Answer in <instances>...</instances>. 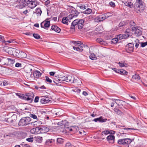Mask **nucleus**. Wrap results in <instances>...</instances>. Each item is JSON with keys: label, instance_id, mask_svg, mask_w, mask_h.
Wrapping results in <instances>:
<instances>
[{"label": "nucleus", "instance_id": "f257e3e1", "mask_svg": "<svg viewBox=\"0 0 147 147\" xmlns=\"http://www.w3.org/2000/svg\"><path fill=\"white\" fill-rule=\"evenodd\" d=\"M135 11L137 13L141 12L144 9V6L141 0H136L134 5Z\"/></svg>", "mask_w": 147, "mask_h": 147}, {"label": "nucleus", "instance_id": "f03ea898", "mask_svg": "<svg viewBox=\"0 0 147 147\" xmlns=\"http://www.w3.org/2000/svg\"><path fill=\"white\" fill-rule=\"evenodd\" d=\"M3 50L9 54L15 56H18L19 55V51L18 49L11 47H5Z\"/></svg>", "mask_w": 147, "mask_h": 147}, {"label": "nucleus", "instance_id": "7ed1b4c3", "mask_svg": "<svg viewBox=\"0 0 147 147\" xmlns=\"http://www.w3.org/2000/svg\"><path fill=\"white\" fill-rule=\"evenodd\" d=\"M30 118L29 117L23 118L20 120L18 124L20 126L26 125L30 123Z\"/></svg>", "mask_w": 147, "mask_h": 147}, {"label": "nucleus", "instance_id": "20e7f679", "mask_svg": "<svg viewBox=\"0 0 147 147\" xmlns=\"http://www.w3.org/2000/svg\"><path fill=\"white\" fill-rule=\"evenodd\" d=\"M34 96V94L33 92H30L22 95V97L23 99L29 101L30 102H31Z\"/></svg>", "mask_w": 147, "mask_h": 147}, {"label": "nucleus", "instance_id": "39448f33", "mask_svg": "<svg viewBox=\"0 0 147 147\" xmlns=\"http://www.w3.org/2000/svg\"><path fill=\"white\" fill-rule=\"evenodd\" d=\"M72 42L75 45L73 47L74 50L79 51H81L83 50V46L81 45L80 42L73 41Z\"/></svg>", "mask_w": 147, "mask_h": 147}, {"label": "nucleus", "instance_id": "423d86ee", "mask_svg": "<svg viewBox=\"0 0 147 147\" xmlns=\"http://www.w3.org/2000/svg\"><path fill=\"white\" fill-rule=\"evenodd\" d=\"M84 21L83 19H77L73 21V24L78 25V28L79 29H82L84 26Z\"/></svg>", "mask_w": 147, "mask_h": 147}, {"label": "nucleus", "instance_id": "0eeeda50", "mask_svg": "<svg viewBox=\"0 0 147 147\" xmlns=\"http://www.w3.org/2000/svg\"><path fill=\"white\" fill-rule=\"evenodd\" d=\"M132 30L134 32L135 35L138 36L142 34V29L140 27L133 26L132 27Z\"/></svg>", "mask_w": 147, "mask_h": 147}, {"label": "nucleus", "instance_id": "6e6552de", "mask_svg": "<svg viewBox=\"0 0 147 147\" xmlns=\"http://www.w3.org/2000/svg\"><path fill=\"white\" fill-rule=\"evenodd\" d=\"M69 12L71 14L68 16V18L70 19H72L73 18H76L78 15L79 13L75 9L72 8L70 9Z\"/></svg>", "mask_w": 147, "mask_h": 147}, {"label": "nucleus", "instance_id": "1a4fd4ad", "mask_svg": "<svg viewBox=\"0 0 147 147\" xmlns=\"http://www.w3.org/2000/svg\"><path fill=\"white\" fill-rule=\"evenodd\" d=\"M28 6L31 9H33L37 5V3L35 0H28Z\"/></svg>", "mask_w": 147, "mask_h": 147}, {"label": "nucleus", "instance_id": "9d476101", "mask_svg": "<svg viewBox=\"0 0 147 147\" xmlns=\"http://www.w3.org/2000/svg\"><path fill=\"white\" fill-rule=\"evenodd\" d=\"M32 67V66L30 65L26 66L24 67L25 71L27 74H28L29 77H30L32 74L31 71Z\"/></svg>", "mask_w": 147, "mask_h": 147}, {"label": "nucleus", "instance_id": "9b49d317", "mask_svg": "<svg viewBox=\"0 0 147 147\" xmlns=\"http://www.w3.org/2000/svg\"><path fill=\"white\" fill-rule=\"evenodd\" d=\"M28 0H20L19 3L17 5L18 7L20 9L25 7L26 5H27L28 1Z\"/></svg>", "mask_w": 147, "mask_h": 147}, {"label": "nucleus", "instance_id": "f8f14e48", "mask_svg": "<svg viewBox=\"0 0 147 147\" xmlns=\"http://www.w3.org/2000/svg\"><path fill=\"white\" fill-rule=\"evenodd\" d=\"M134 45L132 43H129L126 47V49L128 53H130L133 51Z\"/></svg>", "mask_w": 147, "mask_h": 147}, {"label": "nucleus", "instance_id": "ddd939ff", "mask_svg": "<svg viewBox=\"0 0 147 147\" xmlns=\"http://www.w3.org/2000/svg\"><path fill=\"white\" fill-rule=\"evenodd\" d=\"M50 101V98L48 97H42L40 99L41 103L43 104H48Z\"/></svg>", "mask_w": 147, "mask_h": 147}, {"label": "nucleus", "instance_id": "4468645a", "mask_svg": "<svg viewBox=\"0 0 147 147\" xmlns=\"http://www.w3.org/2000/svg\"><path fill=\"white\" fill-rule=\"evenodd\" d=\"M50 23L49 21H44L41 23V26L44 28L49 27L50 26Z\"/></svg>", "mask_w": 147, "mask_h": 147}, {"label": "nucleus", "instance_id": "2eb2a0df", "mask_svg": "<svg viewBox=\"0 0 147 147\" xmlns=\"http://www.w3.org/2000/svg\"><path fill=\"white\" fill-rule=\"evenodd\" d=\"M66 82H71V83H74L76 82V80H74V78L72 75H69L66 77Z\"/></svg>", "mask_w": 147, "mask_h": 147}, {"label": "nucleus", "instance_id": "dca6fc26", "mask_svg": "<svg viewBox=\"0 0 147 147\" xmlns=\"http://www.w3.org/2000/svg\"><path fill=\"white\" fill-rule=\"evenodd\" d=\"M107 139L109 143L113 144L114 142L115 137L114 136L110 135L107 137Z\"/></svg>", "mask_w": 147, "mask_h": 147}, {"label": "nucleus", "instance_id": "f3484780", "mask_svg": "<svg viewBox=\"0 0 147 147\" xmlns=\"http://www.w3.org/2000/svg\"><path fill=\"white\" fill-rule=\"evenodd\" d=\"M8 61L10 63L12 64H13L15 60L13 59H9V58H5L4 59H1V61L2 62H3V63L4 65H5L6 64V63H3V61Z\"/></svg>", "mask_w": 147, "mask_h": 147}, {"label": "nucleus", "instance_id": "a211bd4d", "mask_svg": "<svg viewBox=\"0 0 147 147\" xmlns=\"http://www.w3.org/2000/svg\"><path fill=\"white\" fill-rule=\"evenodd\" d=\"M41 133H45L48 132L49 130V128L45 126H42L40 127Z\"/></svg>", "mask_w": 147, "mask_h": 147}, {"label": "nucleus", "instance_id": "6ab92c4d", "mask_svg": "<svg viewBox=\"0 0 147 147\" xmlns=\"http://www.w3.org/2000/svg\"><path fill=\"white\" fill-rule=\"evenodd\" d=\"M17 119V117L16 115H13L11 118H9L8 119V121L9 122L12 123L16 121Z\"/></svg>", "mask_w": 147, "mask_h": 147}, {"label": "nucleus", "instance_id": "aec40b11", "mask_svg": "<svg viewBox=\"0 0 147 147\" xmlns=\"http://www.w3.org/2000/svg\"><path fill=\"white\" fill-rule=\"evenodd\" d=\"M124 5L126 6L129 7L130 8H132L133 7L134 5L131 2L126 1H122Z\"/></svg>", "mask_w": 147, "mask_h": 147}, {"label": "nucleus", "instance_id": "412c9836", "mask_svg": "<svg viewBox=\"0 0 147 147\" xmlns=\"http://www.w3.org/2000/svg\"><path fill=\"white\" fill-rule=\"evenodd\" d=\"M42 74V73L39 71H35L33 73V75L35 78H38L40 77Z\"/></svg>", "mask_w": 147, "mask_h": 147}, {"label": "nucleus", "instance_id": "4be33fe9", "mask_svg": "<svg viewBox=\"0 0 147 147\" xmlns=\"http://www.w3.org/2000/svg\"><path fill=\"white\" fill-rule=\"evenodd\" d=\"M51 29L58 33H59L61 31L60 29L55 25L52 26L51 27Z\"/></svg>", "mask_w": 147, "mask_h": 147}, {"label": "nucleus", "instance_id": "5701e85b", "mask_svg": "<svg viewBox=\"0 0 147 147\" xmlns=\"http://www.w3.org/2000/svg\"><path fill=\"white\" fill-rule=\"evenodd\" d=\"M107 120V119H103L102 117H100L99 118H96L94 119V121L95 122H97L98 121L100 122H105Z\"/></svg>", "mask_w": 147, "mask_h": 147}, {"label": "nucleus", "instance_id": "b1692460", "mask_svg": "<svg viewBox=\"0 0 147 147\" xmlns=\"http://www.w3.org/2000/svg\"><path fill=\"white\" fill-rule=\"evenodd\" d=\"M97 42L100 43V44L103 45H105L107 43L106 42L104 41L102 39L100 38H98L96 39Z\"/></svg>", "mask_w": 147, "mask_h": 147}, {"label": "nucleus", "instance_id": "393cba45", "mask_svg": "<svg viewBox=\"0 0 147 147\" xmlns=\"http://www.w3.org/2000/svg\"><path fill=\"white\" fill-rule=\"evenodd\" d=\"M106 18V16L105 14L101 15L98 17V19H99V22L103 20Z\"/></svg>", "mask_w": 147, "mask_h": 147}, {"label": "nucleus", "instance_id": "a878e982", "mask_svg": "<svg viewBox=\"0 0 147 147\" xmlns=\"http://www.w3.org/2000/svg\"><path fill=\"white\" fill-rule=\"evenodd\" d=\"M115 103L118 106H120L121 105H123V103H124V102L123 100L118 99H115Z\"/></svg>", "mask_w": 147, "mask_h": 147}, {"label": "nucleus", "instance_id": "bb28decb", "mask_svg": "<svg viewBox=\"0 0 147 147\" xmlns=\"http://www.w3.org/2000/svg\"><path fill=\"white\" fill-rule=\"evenodd\" d=\"M57 144L58 145H61L63 144L64 142L63 139L61 138H58L57 139Z\"/></svg>", "mask_w": 147, "mask_h": 147}, {"label": "nucleus", "instance_id": "cd10ccee", "mask_svg": "<svg viewBox=\"0 0 147 147\" xmlns=\"http://www.w3.org/2000/svg\"><path fill=\"white\" fill-rule=\"evenodd\" d=\"M69 19L68 16L67 17H63L62 21V22L64 24H67L68 22Z\"/></svg>", "mask_w": 147, "mask_h": 147}, {"label": "nucleus", "instance_id": "c85d7f7f", "mask_svg": "<svg viewBox=\"0 0 147 147\" xmlns=\"http://www.w3.org/2000/svg\"><path fill=\"white\" fill-rule=\"evenodd\" d=\"M19 54H20V56L21 58H25L27 57V55L26 53L22 51H20Z\"/></svg>", "mask_w": 147, "mask_h": 147}, {"label": "nucleus", "instance_id": "c756f323", "mask_svg": "<svg viewBox=\"0 0 147 147\" xmlns=\"http://www.w3.org/2000/svg\"><path fill=\"white\" fill-rule=\"evenodd\" d=\"M15 42L14 40L13 39H11L10 40H9L7 41H5L4 40L3 43V44H4L5 45H8V43H14V42Z\"/></svg>", "mask_w": 147, "mask_h": 147}, {"label": "nucleus", "instance_id": "7c9ffc66", "mask_svg": "<svg viewBox=\"0 0 147 147\" xmlns=\"http://www.w3.org/2000/svg\"><path fill=\"white\" fill-rule=\"evenodd\" d=\"M15 42L14 40L13 39H11L10 40H9L7 41H5L4 40L3 43V44H4L5 45H8V43H14V42Z\"/></svg>", "mask_w": 147, "mask_h": 147}, {"label": "nucleus", "instance_id": "2f4dec72", "mask_svg": "<svg viewBox=\"0 0 147 147\" xmlns=\"http://www.w3.org/2000/svg\"><path fill=\"white\" fill-rule=\"evenodd\" d=\"M60 78L57 77H56V78H54L53 82L55 83L56 84H57L58 83H61V81H60Z\"/></svg>", "mask_w": 147, "mask_h": 147}, {"label": "nucleus", "instance_id": "473e14b6", "mask_svg": "<svg viewBox=\"0 0 147 147\" xmlns=\"http://www.w3.org/2000/svg\"><path fill=\"white\" fill-rule=\"evenodd\" d=\"M124 38L126 39L129 37H130L132 36V33L128 34L125 32L124 34H123Z\"/></svg>", "mask_w": 147, "mask_h": 147}, {"label": "nucleus", "instance_id": "72a5a7b5", "mask_svg": "<svg viewBox=\"0 0 147 147\" xmlns=\"http://www.w3.org/2000/svg\"><path fill=\"white\" fill-rule=\"evenodd\" d=\"M118 64L120 67H121L127 66V64L125 63V62L121 61L119 62L118 63Z\"/></svg>", "mask_w": 147, "mask_h": 147}, {"label": "nucleus", "instance_id": "f704fd0d", "mask_svg": "<svg viewBox=\"0 0 147 147\" xmlns=\"http://www.w3.org/2000/svg\"><path fill=\"white\" fill-rule=\"evenodd\" d=\"M125 144H130L132 142L131 140L129 138L124 139Z\"/></svg>", "mask_w": 147, "mask_h": 147}, {"label": "nucleus", "instance_id": "c9c22d12", "mask_svg": "<svg viewBox=\"0 0 147 147\" xmlns=\"http://www.w3.org/2000/svg\"><path fill=\"white\" fill-rule=\"evenodd\" d=\"M35 12L34 11V13H36L38 15H40L42 11L40 8L36 9L35 11Z\"/></svg>", "mask_w": 147, "mask_h": 147}, {"label": "nucleus", "instance_id": "e433bc0d", "mask_svg": "<svg viewBox=\"0 0 147 147\" xmlns=\"http://www.w3.org/2000/svg\"><path fill=\"white\" fill-rule=\"evenodd\" d=\"M92 12V10L91 9L88 8L85 11H83V13L85 14H90Z\"/></svg>", "mask_w": 147, "mask_h": 147}, {"label": "nucleus", "instance_id": "4c0bfd02", "mask_svg": "<svg viewBox=\"0 0 147 147\" xmlns=\"http://www.w3.org/2000/svg\"><path fill=\"white\" fill-rule=\"evenodd\" d=\"M119 73L121 75H127V72L124 70L121 69L119 70Z\"/></svg>", "mask_w": 147, "mask_h": 147}, {"label": "nucleus", "instance_id": "58836bf2", "mask_svg": "<svg viewBox=\"0 0 147 147\" xmlns=\"http://www.w3.org/2000/svg\"><path fill=\"white\" fill-rule=\"evenodd\" d=\"M132 78L134 79L139 80L140 79V77L138 74H135L133 76Z\"/></svg>", "mask_w": 147, "mask_h": 147}, {"label": "nucleus", "instance_id": "ea45409f", "mask_svg": "<svg viewBox=\"0 0 147 147\" xmlns=\"http://www.w3.org/2000/svg\"><path fill=\"white\" fill-rule=\"evenodd\" d=\"M76 127V126H71L70 127H66V129L70 131H72L75 130Z\"/></svg>", "mask_w": 147, "mask_h": 147}, {"label": "nucleus", "instance_id": "a19ab883", "mask_svg": "<svg viewBox=\"0 0 147 147\" xmlns=\"http://www.w3.org/2000/svg\"><path fill=\"white\" fill-rule=\"evenodd\" d=\"M124 139H119L118 140L117 143L119 144L125 145Z\"/></svg>", "mask_w": 147, "mask_h": 147}, {"label": "nucleus", "instance_id": "79ce46f5", "mask_svg": "<svg viewBox=\"0 0 147 147\" xmlns=\"http://www.w3.org/2000/svg\"><path fill=\"white\" fill-rule=\"evenodd\" d=\"M89 57L92 60L95 59L96 58L95 55L94 53H91L90 55L89 56Z\"/></svg>", "mask_w": 147, "mask_h": 147}, {"label": "nucleus", "instance_id": "37998d69", "mask_svg": "<svg viewBox=\"0 0 147 147\" xmlns=\"http://www.w3.org/2000/svg\"><path fill=\"white\" fill-rule=\"evenodd\" d=\"M135 47L136 48H137L139 45V44H140V42H139V40L138 39H136L135 41Z\"/></svg>", "mask_w": 147, "mask_h": 147}, {"label": "nucleus", "instance_id": "c03bdc74", "mask_svg": "<svg viewBox=\"0 0 147 147\" xmlns=\"http://www.w3.org/2000/svg\"><path fill=\"white\" fill-rule=\"evenodd\" d=\"M118 41V39L117 38H115L112 39L111 40V42L112 43H116Z\"/></svg>", "mask_w": 147, "mask_h": 147}, {"label": "nucleus", "instance_id": "a18cd8bd", "mask_svg": "<svg viewBox=\"0 0 147 147\" xmlns=\"http://www.w3.org/2000/svg\"><path fill=\"white\" fill-rule=\"evenodd\" d=\"M40 127H36L35 128L36 130V134L41 133L40 132Z\"/></svg>", "mask_w": 147, "mask_h": 147}, {"label": "nucleus", "instance_id": "49530a36", "mask_svg": "<svg viewBox=\"0 0 147 147\" xmlns=\"http://www.w3.org/2000/svg\"><path fill=\"white\" fill-rule=\"evenodd\" d=\"M102 27L101 26H97L96 28V31H100L102 30Z\"/></svg>", "mask_w": 147, "mask_h": 147}, {"label": "nucleus", "instance_id": "de8ad7c7", "mask_svg": "<svg viewBox=\"0 0 147 147\" xmlns=\"http://www.w3.org/2000/svg\"><path fill=\"white\" fill-rule=\"evenodd\" d=\"M33 36L35 38L37 39H38L40 38V36L37 34L35 33H34L33 34Z\"/></svg>", "mask_w": 147, "mask_h": 147}, {"label": "nucleus", "instance_id": "09e8293b", "mask_svg": "<svg viewBox=\"0 0 147 147\" xmlns=\"http://www.w3.org/2000/svg\"><path fill=\"white\" fill-rule=\"evenodd\" d=\"M140 44L141 45V47H144L147 45V42H140Z\"/></svg>", "mask_w": 147, "mask_h": 147}, {"label": "nucleus", "instance_id": "8fccbe9b", "mask_svg": "<svg viewBox=\"0 0 147 147\" xmlns=\"http://www.w3.org/2000/svg\"><path fill=\"white\" fill-rule=\"evenodd\" d=\"M29 116L30 117L33 118L34 119H37L36 116L34 114H30Z\"/></svg>", "mask_w": 147, "mask_h": 147}, {"label": "nucleus", "instance_id": "3c124183", "mask_svg": "<svg viewBox=\"0 0 147 147\" xmlns=\"http://www.w3.org/2000/svg\"><path fill=\"white\" fill-rule=\"evenodd\" d=\"M115 100H110V101L109 102L111 103V107H113L115 103V101H114Z\"/></svg>", "mask_w": 147, "mask_h": 147}, {"label": "nucleus", "instance_id": "603ef678", "mask_svg": "<svg viewBox=\"0 0 147 147\" xmlns=\"http://www.w3.org/2000/svg\"><path fill=\"white\" fill-rule=\"evenodd\" d=\"M102 134H104L105 135H107L109 134V130L104 131H102Z\"/></svg>", "mask_w": 147, "mask_h": 147}, {"label": "nucleus", "instance_id": "864d4df0", "mask_svg": "<svg viewBox=\"0 0 147 147\" xmlns=\"http://www.w3.org/2000/svg\"><path fill=\"white\" fill-rule=\"evenodd\" d=\"M45 78V80L47 82H49V83L52 82V80L49 79L48 77L46 76Z\"/></svg>", "mask_w": 147, "mask_h": 147}, {"label": "nucleus", "instance_id": "5fc2aeb1", "mask_svg": "<svg viewBox=\"0 0 147 147\" xmlns=\"http://www.w3.org/2000/svg\"><path fill=\"white\" fill-rule=\"evenodd\" d=\"M117 38L118 39L119 38L120 40H121L124 38L123 35L122 34H120L117 36Z\"/></svg>", "mask_w": 147, "mask_h": 147}, {"label": "nucleus", "instance_id": "6e6d98bb", "mask_svg": "<svg viewBox=\"0 0 147 147\" xmlns=\"http://www.w3.org/2000/svg\"><path fill=\"white\" fill-rule=\"evenodd\" d=\"M26 140L30 142H32L33 141V138H28L26 139Z\"/></svg>", "mask_w": 147, "mask_h": 147}, {"label": "nucleus", "instance_id": "4d7b16f0", "mask_svg": "<svg viewBox=\"0 0 147 147\" xmlns=\"http://www.w3.org/2000/svg\"><path fill=\"white\" fill-rule=\"evenodd\" d=\"M65 147H72V145L70 143L68 142L65 144Z\"/></svg>", "mask_w": 147, "mask_h": 147}, {"label": "nucleus", "instance_id": "13d9d810", "mask_svg": "<svg viewBox=\"0 0 147 147\" xmlns=\"http://www.w3.org/2000/svg\"><path fill=\"white\" fill-rule=\"evenodd\" d=\"M15 66L16 67H21L22 66V64L19 63H17L15 65Z\"/></svg>", "mask_w": 147, "mask_h": 147}, {"label": "nucleus", "instance_id": "bf43d9fd", "mask_svg": "<svg viewBox=\"0 0 147 147\" xmlns=\"http://www.w3.org/2000/svg\"><path fill=\"white\" fill-rule=\"evenodd\" d=\"M109 4L112 7H115V3L112 1H111L109 3Z\"/></svg>", "mask_w": 147, "mask_h": 147}, {"label": "nucleus", "instance_id": "052dcab7", "mask_svg": "<svg viewBox=\"0 0 147 147\" xmlns=\"http://www.w3.org/2000/svg\"><path fill=\"white\" fill-rule=\"evenodd\" d=\"M31 132L33 134H36V130L35 128L32 129L30 130Z\"/></svg>", "mask_w": 147, "mask_h": 147}, {"label": "nucleus", "instance_id": "680f3d73", "mask_svg": "<svg viewBox=\"0 0 147 147\" xmlns=\"http://www.w3.org/2000/svg\"><path fill=\"white\" fill-rule=\"evenodd\" d=\"M66 76H64L63 77H60V81H61V82L62 81H66Z\"/></svg>", "mask_w": 147, "mask_h": 147}, {"label": "nucleus", "instance_id": "e2e57ef3", "mask_svg": "<svg viewBox=\"0 0 147 147\" xmlns=\"http://www.w3.org/2000/svg\"><path fill=\"white\" fill-rule=\"evenodd\" d=\"M80 8L82 9H86V6L84 5H80L79 6Z\"/></svg>", "mask_w": 147, "mask_h": 147}, {"label": "nucleus", "instance_id": "0e129e2a", "mask_svg": "<svg viewBox=\"0 0 147 147\" xmlns=\"http://www.w3.org/2000/svg\"><path fill=\"white\" fill-rule=\"evenodd\" d=\"M73 24V22L72 23L71 26V28L72 29H74L75 28V26H76V25Z\"/></svg>", "mask_w": 147, "mask_h": 147}, {"label": "nucleus", "instance_id": "69168bd1", "mask_svg": "<svg viewBox=\"0 0 147 147\" xmlns=\"http://www.w3.org/2000/svg\"><path fill=\"white\" fill-rule=\"evenodd\" d=\"M39 98L38 96H36L34 99V101L35 102H37L39 100Z\"/></svg>", "mask_w": 147, "mask_h": 147}, {"label": "nucleus", "instance_id": "338daca9", "mask_svg": "<svg viewBox=\"0 0 147 147\" xmlns=\"http://www.w3.org/2000/svg\"><path fill=\"white\" fill-rule=\"evenodd\" d=\"M130 24L131 25V28L133 26H135V24L134 21H132L130 22Z\"/></svg>", "mask_w": 147, "mask_h": 147}, {"label": "nucleus", "instance_id": "774afa93", "mask_svg": "<svg viewBox=\"0 0 147 147\" xmlns=\"http://www.w3.org/2000/svg\"><path fill=\"white\" fill-rule=\"evenodd\" d=\"M112 69L115 72L117 73H119V70L118 69L115 68H112Z\"/></svg>", "mask_w": 147, "mask_h": 147}]
</instances>
